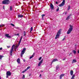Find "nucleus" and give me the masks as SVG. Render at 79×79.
Masks as SVG:
<instances>
[{
    "mask_svg": "<svg viewBox=\"0 0 79 79\" xmlns=\"http://www.w3.org/2000/svg\"><path fill=\"white\" fill-rule=\"evenodd\" d=\"M60 69V67L58 66L56 67V72H58V71H59Z\"/></svg>",
    "mask_w": 79,
    "mask_h": 79,
    "instance_id": "obj_10",
    "label": "nucleus"
},
{
    "mask_svg": "<svg viewBox=\"0 0 79 79\" xmlns=\"http://www.w3.org/2000/svg\"><path fill=\"white\" fill-rule=\"evenodd\" d=\"M65 37H66V36H64V38L62 40L63 41L64 40H65Z\"/></svg>",
    "mask_w": 79,
    "mask_h": 79,
    "instance_id": "obj_38",
    "label": "nucleus"
},
{
    "mask_svg": "<svg viewBox=\"0 0 79 79\" xmlns=\"http://www.w3.org/2000/svg\"><path fill=\"white\" fill-rule=\"evenodd\" d=\"M69 56H70V54L69 55Z\"/></svg>",
    "mask_w": 79,
    "mask_h": 79,
    "instance_id": "obj_50",
    "label": "nucleus"
},
{
    "mask_svg": "<svg viewBox=\"0 0 79 79\" xmlns=\"http://www.w3.org/2000/svg\"><path fill=\"white\" fill-rule=\"evenodd\" d=\"M66 57H64L63 60V61H64V60H66Z\"/></svg>",
    "mask_w": 79,
    "mask_h": 79,
    "instance_id": "obj_36",
    "label": "nucleus"
},
{
    "mask_svg": "<svg viewBox=\"0 0 79 79\" xmlns=\"http://www.w3.org/2000/svg\"><path fill=\"white\" fill-rule=\"evenodd\" d=\"M64 76V74H62L60 75V79H62V77H63V76Z\"/></svg>",
    "mask_w": 79,
    "mask_h": 79,
    "instance_id": "obj_17",
    "label": "nucleus"
},
{
    "mask_svg": "<svg viewBox=\"0 0 79 79\" xmlns=\"http://www.w3.org/2000/svg\"><path fill=\"white\" fill-rule=\"evenodd\" d=\"M2 50V48H0V50Z\"/></svg>",
    "mask_w": 79,
    "mask_h": 79,
    "instance_id": "obj_39",
    "label": "nucleus"
},
{
    "mask_svg": "<svg viewBox=\"0 0 79 79\" xmlns=\"http://www.w3.org/2000/svg\"><path fill=\"white\" fill-rule=\"evenodd\" d=\"M26 49L25 48H24L23 49V50L21 52L20 54L21 56L22 57H23V55L24 53H25V52H26Z\"/></svg>",
    "mask_w": 79,
    "mask_h": 79,
    "instance_id": "obj_3",
    "label": "nucleus"
},
{
    "mask_svg": "<svg viewBox=\"0 0 79 79\" xmlns=\"http://www.w3.org/2000/svg\"><path fill=\"white\" fill-rule=\"evenodd\" d=\"M41 76H42V75L41 74H40V75L39 77H40Z\"/></svg>",
    "mask_w": 79,
    "mask_h": 79,
    "instance_id": "obj_44",
    "label": "nucleus"
},
{
    "mask_svg": "<svg viewBox=\"0 0 79 79\" xmlns=\"http://www.w3.org/2000/svg\"><path fill=\"white\" fill-rule=\"evenodd\" d=\"M32 30H33V28H32V27H31V28L30 32H31Z\"/></svg>",
    "mask_w": 79,
    "mask_h": 79,
    "instance_id": "obj_28",
    "label": "nucleus"
},
{
    "mask_svg": "<svg viewBox=\"0 0 79 79\" xmlns=\"http://www.w3.org/2000/svg\"><path fill=\"white\" fill-rule=\"evenodd\" d=\"M73 53L76 54V51L75 50H73Z\"/></svg>",
    "mask_w": 79,
    "mask_h": 79,
    "instance_id": "obj_27",
    "label": "nucleus"
},
{
    "mask_svg": "<svg viewBox=\"0 0 79 79\" xmlns=\"http://www.w3.org/2000/svg\"><path fill=\"white\" fill-rule=\"evenodd\" d=\"M30 68V67H27V68L25 69L27 71V70H28V69H29Z\"/></svg>",
    "mask_w": 79,
    "mask_h": 79,
    "instance_id": "obj_29",
    "label": "nucleus"
},
{
    "mask_svg": "<svg viewBox=\"0 0 79 79\" xmlns=\"http://www.w3.org/2000/svg\"><path fill=\"white\" fill-rule=\"evenodd\" d=\"M34 55H35V53H34L33 54V55H32L31 56H30V59H31V58H32L33 57H34Z\"/></svg>",
    "mask_w": 79,
    "mask_h": 79,
    "instance_id": "obj_16",
    "label": "nucleus"
},
{
    "mask_svg": "<svg viewBox=\"0 0 79 79\" xmlns=\"http://www.w3.org/2000/svg\"><path fill=\"white\" fill-rule=\"evenodd\" d=\"M56 61H58V59H53L52 61V63H53V62Z\"/></svg>",
    "mask_w": 79,
    "mask_h": 79,
    "instance_id": "obj_13",
    "label": "nucleus"
},
{
    "mask_svg": "<svg viewBox=\"0 0 79 79\" xmlns=\"http://www.w3.org/2000/svg\"><path fill=\"white\" fill-rule=\"evenodd\" d=\"M3 26L2 25H0V27H2Z\"/></svg>",
    "mask_w": 79,
    "mask_h": 79,
    "instance_id": "obj_41",
    "label": "nucleus"
},
{
    "mask_svg": "<svg viewBox=\"0 0 79 79\" xmlns=\"http://www.w3.org/2000/svg\"><path fill=\"white\" fill-rule=\"evenodd\" d=\"M24 36H26V32L25 31H24Z\"/></svg>",
    "mask_w": 79,
    "mask_h": 79,
    "instance_id": "obj_25",
    "label": "nucleus"
},
{
    "mask_svg": "<svg viewBox=\"0 0 79 79\" xmlns=\"http://www.w3.org/2000/svg\"><path fill=\"white\" fill-rule=\"evenodd\" d=\"M15 35H16V34Z\"/></svg>",
    "mask_w": 79,
    "mask_h": 79,
    "instance_id": "obj_48",
    "label": "nucleus"
},
{
    "mask_svg": "<svg viewBox=\"0 0 79 79\" xmlns=\"http://www.w3.org/2000/svg\"><path fill=\"white\" fill-rule=\"evenodd\" d=\"M58 11H59V7H58V8L56 9V11L58 12Z\"/></svg>",
    "mask_w": 79,
    "mask_h": 79,
    "instance_id": "obj_31",
    "label": "nucleus"
},
{
    "mask_svg": "<svg viewBox=\"0 0 79 79\" xmlns=\"http://www.w3.org/2000/svg\"><path fill=\"white\" fill-rule=\"evenodd\" d=\"M23 61L24 62H25V61H26L24 59H23Z\"/></svg>",
    "mask_w": 79,
    "mask_h": 79,
    "instance_id": "obj_43",
    "label": "nucleus"
},
{
    "mask_svg": "<svg viewBox=\"0 0 79 79\" xmlns=\"http://www.w3.org/2000/svg\"><path fill=\"white\" fill-rule=\"evenodd\" d=\"M66 14H67V12H65V15H66Z\"/></svg>",
    "mask_w": 79,
    "mask_h": 79,
    "instance_id": "obj_42",
    "label": "nucleus"
},
{
    "mask_svg": "<svg viewBox=\"0 0 79 79\" xmlns=\"http://www.w3.org/2000/svg\"><path fill=\"white\" fill-rule=\"evenodd\" d=\"M19 44H18V45H17L16 46H15V48H14V49H15V50H16V49H17V48H18V47H19Z\"/></svg>",
    "mask_w": 79,
    "mask_h": 79,
    "instance_id": "obj_18",
    "label": "nucleus"
},
{
    "mask_svg": "<svg viewBox=\"0 0 79 79\" xmlns=\"http://www.w3.org/2000/svg\"><path fill=\"white\" fill-rule=\"evenodd\" d=\"M11 75V73L10 71H8L6 73V78H8L9 76H10Z\"/></svg>",
    "mask_w": 79,
    "mask_h": 79,
    "instance_id": "obj_4",
    "label": "nucleus"
},
{
    "mask_svg": "<svg viewBox=\"0 0 79 79\" xmlns=\"http://www.w3.org/2000/svg\"><path fill=\"white\" fill-rule=\"evenodd\" d=\"M70 9H71V7L70 6H69L67 8V10L69 11V10H70Z\"/></svg>",
    "mask_w": 79,
    "mask_h": 79,
    "instance_id": "obj_20",
    "label": "nucleus"
},
{
    "mask_svg": "<svg viewBox=\"0 0 79 79\" xmlns=\"http://www.w3.org/2000/svg\"><path fill=\"white\" fill-rule=\"evenodd\" d=\"M3 56L0 55V60H2V58H3Z\"/></svg>",
    "mask_w": 79,
    "mask_h": 79,
    "instance_id": "obj_26",
    "label": "nucleus"
},
{
    "mask_svg": "<svg viewBox=\"0 0 79 79\" xmlns=\"http://www.w3.org/2000/svg\"><path fill=\"white\" fill-rule=\"evenodd\" d=\"M45 16V15L44 14H43L42 15V17L43 19H44V16Z\"/></svg>",
    "mask_w": 79,
    "mask_h": 79,
    "instance_id": "obj_23",
    "label": "nucleus"
},
{
    "mask_svg": "<svg viewBox=\"0 0 79 79\" xmlns=\"http://www.w3.org/2000/svg\"><path fill=\"white\" fill-rule=\"evenodd\" d=\"M74 77H75V75H73L71 79H74Z\"/></svg>",
    "mask_w": 79,
    "mask_h": 79,
    "instance_id": "obj_22",
    "label": "nucleus"
},
{
    "mask_svg": "<svg viewBox=\"0 0 79 79\" xmlns=\"http://www.w3.org/2000/svg\"><path fill=\"white\" fill-rule=\"evenodd\" d=\"M61 29H60L57 32L55 38V39H58V38H59L60 37V34H61Z\"/></svg>",
    "mask_w": 79,
    "mask_h": 79,
    "instance_id": "obj_1",
    "label": "nucleus"
},
{
    "mask_svg": "<svg viewBox=\"0 0 79 79\" xmlns=\"http://www.w3.org/2000/svg\"><path fill=\"white\" fill-rule=\"evenodd\" d=\"M11 26H15V25H14V24H13V23H11Z\"/></svg>",
    "mask_w": 79,
    "mask_h": 79,
    "instance_id": "obj_35",
    "label": "nucleus"
},
{
    "mask_svg": "<svg viewBox=\"0 0 79 79\" xmlns=\"http://www.w3.org/2000/svg\"><path fill=\"white\" fill-rule=\"evenodd\" d=\"M18 18H22L23 17V15H18Z\"/></svg>",
    "mask_w": 79,
    "mask_h": 79,
    "instance_id": "obj_19",
    "label": "nucleus"
},
{
    "mask_svg": "<svg viewBox=\"0 0 79 79\" xmlns=\"http://www.w3.org/2000/svg\"><path fill=\"white\" fill-rule=\"evenodd\" d=\"M15 46V45H13L12 46V48L11 49V50L10 52V55H11V56H12V53H13V47Z\"/></svg>",
    "mask_w": 79,
    "mask_h": 79,
    "instance_id": "obj_7",
    "label": "nucleus"
},
{
    "mask_svg": "<svg viewBox=\"0 0 79 79\" xmlns=\"http://www.w3.org/2000/svg\"><path fill=\"white\" fill-rule=\"evenodd\" d=\"M75 45V46H76V44Z\"/></svg>",
    "mask_w": 79,
    "mask_h": 79,
    "instance_id": "obj_49",
    "label": "nucleus"
},
{
    "mask_svg": "<svg viewBox=\"0 0 79 79\" xmlns=\"http://www.w3.org/2000/svg\"><path fill=\"white\" fill-rule=\"evenodd\" d=\"M41 59H42V57H40L38 59V60H41Z\"/></svg>",
    "mask_w": 79,
    "mask_h": 79,
    "instance_id": "obj_34",
    "label": "nucleus"
},
{
    "mask_svg": "<svg viewBox=\"0 0 79 79\" xmlns=\"http://www.w3.org/2000/svg\"><path fill=\"white\" fill-rule=\"evenodd\" d=\"M3 9H4V8H3Z\"/></svg>",
    "mask_w": 79,
    "mask_h": 79,
    "instance_id": "obj_51",
    "label": "nucleus"
},
{
    "mask_svg": "<svg viewBox=\"0 0 79 79\" xmlns=\"http://www.w3.org/2000/svg\"><path fill=\"white\" fill-rule=\"evenodd\" d=\"M3 9H4V8H3Z\"/></svg>",
    "mask_w": 79,
    "mask_h": 79,
    "instance_id": "obj_52",
    "label": "nucleus"
},
{
    "mask_svg": "<svg viewBox=\"0 0 79 79\" xmlns=\"http://www.w3.org/2000/svg\"><path fill=\"white\" fill-rule=\"evenodd\" d=\"M26 71H27L26 69L23 71L22 72V73H25L26 72Z\"/></svg>",
    "mask_w": 79,
    "mask_h": 79,
    "instance_id": "obj_30",
    "label": "nucleus"
},
{
    "mask_svg": "<svg viewBox=\"0 0 79 79\" xmlns=\"http://www.w3.org/2000/svg\"><path fill=\"white\" fill-rule=\"evenodd\" d=\"M7 48H10V46H7Z\"/></svg>",
    "mask_w": 79,
    "mask_h": 79,
    "instance_id": "obj_37",
    "label": "nucleus"
},
{
    "mask_svg": "<svg viewBox=\"0 0 79 79\" xmlns=\"http://www.w3.org/2000/svg\"><path fill=\"white\" fill-rule=\"evenodd\" d=\"M76 59H73L72 63H76Z\"/></svg>",
    "mask_w": 79,
    "mask_h": 79,
    "instance_id": "obj_21",
    "label": "nucleus"
},
{
    "mask_svg": "<svg viewBox=\"0 0 79 79\" xmlns=\"http://www.w3.org/2000/svg\"><path fill=\"white\" fill-rule=\"evenodd\" d=\"M56 4H58V2H57V1H56Z\"/></svg>",
    "mask_w": 79,
    "mask_h": 79,
    "instance_id": "obj_40",
    "label": "nucleus"
},
{
    "mask_svg": "<svg viewBox=\"0 0 79 79\" xmlns=\"http://www.w3.org/2000/svg\"><path fill=\"white\" fill-rule=\"evenodd\" d=\"M12 6H10V10H11H11H12Z\"/></svg>",
    "mask_w": 79,
    "mask_h": 79,
    "instance_id": "obj_33",
    "label": "nucleus"
},
{
    "mask_svg": "<svg viewBox=\"0 0 79 79\" xmlns=\"http://www.w3.org/2000/svg\"><path fill=\"white\" fill-rule=\"evenodd\" d=\"M50 7L51 10L54 9V6H53V4L52 3L50 4Z\"/></svg>",
    "mask_w": 79,
    "mask_h": 79,
    "instance_id": "obj_9",
    "label": "nucleus"
},
{
    "mask_svg": "<svg viewBox=\"0 0 79 79\" xmlns=\"http://www.w3.org/2000/svg\"><path fill=\"white\" fill-rule=\"evenodd\" d=\"M73 70H71L70 72V74L71 76H73Z\"/></svg>",
    "mask_w": 79,
    "mask_h": 79,
    "instance_id": "obj_14",
    "label": "nucleus"
},
{
    "mask_svg": "<svg viewBox=\"0 0 79 79\" xmlns=\"http://www.w3.org/2000/svg\"><path fill=\"white\" fill-rule=\"evenodd\" d=\"M2 3L4 5L8 4V3H9V0H5L3 1L2 2Z\"/></svg>",
    "mask_w": 79,
    "mask_h": 79,
    "instance_id": "obj_5",
    "label": "nucleus"
},
{
    "mask_svg": "<svg viewBox=\"0 0 79 79\" xmlns=\"http://www.w3.org/2000/svg\"><path fill=\"white\" fill-rule=\"evenodd\" d=\"M70 17V16H68V17H67L66 19V20H69Z\"/></svg>",
    "mask_w": 79,
    "mask_h": 79,
    "instance_id": "obj_24",
    "label": "nucleus"
},
{
    "mask_svg": "<svg viewBox=\"0 0 79 79\" xmlns=\"http://www.w3.org/2000/svg\"><path fill=\"white\" fill-rule=\"evenodd\" d=\"M23 38V36H21V38H20V39L19 42V45L20 44V43H21V40H22V38Z\"/></svg>",
    "mask_w": 79,
    "mask_h": 79,
    "instance_id": "obj_15",
    "label": "nucleus"
},
{
    "mask_svg": "<svg viewBox=\"0 0 79 79\" xmlns=\"http://www.w3.org/2000/svg\"><path fill=\"white\" fill-rule=\"evenodd\" d=\"M0 79H1V77H0Z\"/></svg>",
    "mask_w": 79,
    "mask_h": 79,
    "instance_id": "obj_47",
    "label": "nucleus"
},
{
    "mask_svg": "<svg viewBox=\"0 0 79 79\" xmlns=\"http://www.w3.org/2000/svg\"><path fill=\"white\" fill-rule=\"evenodd\" d=\"M16 35H17L19 36V34H16Z\"/></svg>",
    "mask_w": 79,
    "mask_h": 79,
    "instance_id": "obj_45",
    "label": "nucleus"
},
{
    "mask_svg": "<svg viewBox=\"0 0 79 79\" xmlns=\"http://www.w3.org/2000/svg\"><path fill=\"white\" fill-rule=\"evenodd\" d=\"M44 60L42 59L39 63L38 64V66H40V65H41V64L42 63V62H43V61Z\"/></svg>",
    "mask_w": 79,
    "mask_h": 79,
    "instance_id": "obj_8",
    "label": "nucleus"
},
{
    "mask_svg": "<svg viewBox=\"0 0 79 79\" xmlns=\"http://www.w3.org/2000/svg\"><path fill=\"white\" fill-rule=\"evenodd\" d=\"M5 37H7V38H8V39L11 38V37L10 36H9V34H6Z\"/></svg>",
    "mask_w": 79,
    "mask_h": 79,
    "instance_id": "obj_11",
    "label": "nucleus"
},
{
    "mask_svg": "<svg viewBox=\"0 0 79 79\" xmlns=\"http://www.w3.org/2000/svg\"><path fill=\"white\" fill-rule=\"evenodd\" d=\"M73 26L71 25H70V27L67 31V34H70V33H71V32L72 31H73Z\"/></svg>",
    "mask_w": 79,
    "mask_h": 79,
    "instance_id": "obj_2",
    "label": "nucleus"
},
{
    "mask_svg": "<svg viewBox=\"0 0 79 79\" xmlns=\"http://www.w3.org/2000/svg\"><path fill=\"white\" fill-rule=\"evenodd\" d=\"M22 78L23 79H24L25 78V75H23Z\"/></svg>",
    "mask_w": 79,
    "mask_h": 79,
    "instance_id": "obj_32",
    "label": "nucleus"
},
{
    "mask_svg": "<svg viewBox=\"0 0 79 79\" xmlns=\"http://www.w3.org/2000/svg\"><path fill=\"white\" fill-rule=\"evenodd\" d=\"M0 31H2V30H1V29H0Z\"/></svg>",
    "mask_w": 79,
    "mask_h": 79,
    "instance_id": "obj_46",
    "label": "nucleus"
},
{
    "mask_svg": "<svg viewBox=\"0 0 79 79\" xmlns=\"http://www.w3.org/2000/svg\"><path fill=\"white\" fill-rule=\"evenodd\" d=\"M17 62L18 64H20V59L19 58H18L17 60Z\"/></svg>",
    "mask_w": 79,
    "mask_h": 79,
    "instance_id": "obj_12",
    "label": "nucleus"
},
{
    "mask_svg": "<svg viewBox=\"0 0 79 79\" xmlns=\"http://www.w3.org/2000/svg\"><path fill=\"white\" fill-rule=\"evenodd\" d=\"M64 3H65V0H63L61 4L59 5V6H60V7H62V6H63V5H64Z\"/></svg>",
    "mask_w": 79,
    "mask_h": 79,
    "instance_id": "obj_6",
    "label": "nucleus"
}]
</instances>
